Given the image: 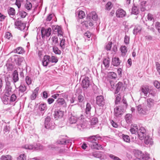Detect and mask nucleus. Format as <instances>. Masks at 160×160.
Masks as SVG:
<instances>
[{
  "label": "nucleus",
  "instance_id": "nucleus-1",
  "mask_svg": "<svg viewBox=\"0 0 160 160\" xmlns=\"http://www.w3.org/2000/svg\"><path fill=\"white\" fill-rule=\"evenodd\" d=\"M101 139V137L98 134L89 137L88 138L89 146L92 149H101L102 148L101 145L98 144V140Z\"/></svg>",
  "mask_w": 160,
  "mask_h": 160
},
{
  "label": "nucleus",
  "instance_id": "nucleus-2",
  "mask_svg": "<svg viewBox=\"0 0 160 160\" xmlns=\"http://www.w3.org/2000/svg\"><path fill=\"white\" fill-rule=\"evenodd\" d=\"M22 148L26 149L33 150H42L43 149L42 145L38 143L34 145L26 144L22 146Z\"/></svg>",
  "mask_w": 160,
  "mask_h": 160
},
{
  "label": "nucleus",
  "instance_id": "nucleus-3",
  "mask_svg": "<svg viewBox=\"0 0 160 160\" xmlns=\"http://www.w3.org/2000/svg\"><path fill=\"white\" fill-rule=\"evenodd\" d=\"M134 155L135 156L139 159L148 160L149 158V154L147 153H145V154L142 153L140 151H136L134 153Z\"/></svg>",
  "mask_w": 160,
  "mask_h": 160
},
{
  "label": "nucleus",
  "instance_id": "nucleus-4",
  "mask_svg": "<svg viewBox=\"0 0 160 160\" xmlns=\"http://www.w3.org/2000/svg\"><path fill=\"white\" fill-rule=\"evenodd\" d=\"M78 119L79 121L77 122L78 123L77 124V128L80 130L85 128V120L84 116L82 114L81 115L80 118Z\"/></svg>",
  "mask_w": 160,
  "mask_h": 160
},
{
  "label": "nucleus",
  "instance_id": "nucleus-5",
  "mask_svg": "<svg viewBox=\"0 0 160 160\" xmlns=\"http://www.w3.org/2000/svg\"><path fill=\"white\" fill-rule=\"evenodd\" d=\"M124 106L121 105L116 107L114 109V114L116 117H119L124 112Z\"/></svg>",
  "mask_w": 160,
  "mask_h": 160
},
{
  "label": "nucleus",
  "instance_id": "nucleus-6",
  "mask_svg": "<svg viewBox=\"0 0 160 160\" xmlns=\"http://www.w3.org/2000/svg\"><path fill=\"white\" fill-rule=\"evenodd\" d=\"M62 106L66 107H67L66 102L65 100L63 98H59L56 101L53 105V107L54 108H57Z\"/></svg>",
  "mask_w": 160,
  "mask_h": 160
},
{
  "label": "nucleus",
  "instance_id": "nucleus-7",
  "mask_svg": "<svg viewBox=\"0 0 160 160\" xmlns=\"http://www.w3.org/2000/svg\"><path fill=\"white\" fill-rule=\"evenodd\" d=\"M80 117H78L77 115L71 114L68 116V122L70 124H75L79 121L78 119Z\"/></svg>",
  "mask_w": 160,
  "mask_h": 160
},
{
  "label": "nucleus",
  "instance_id": "nucleus-8",
  "mask_svg": "<svg viewBox=\"0 0 160 160\" xmlns=\"http://www.w3.org/2000/svg\"><path fill=\"white\" fill-rule=\"evenodd\" d=\"M51 29L50 28H48L46 29L42 28L41 29V35L42 38H44L45 36L49 37L51 33Z\"/></svg>",
  "mask_w": 160,
  "mask_h": 160
},
{
  "label": "nucleus",
  "instance_id": "nucleus-9",
  "mask_svg": "<svg viewBox=\"0 0 160 160\" xmlns=\"http://www.w3.org/2000/svg\"><path fill=\"white\" fill-rule=\"evenodd\" d=\"M57 144L59 145H68V144L70 143L71 142L70 140L67 139L65 137L63 136L60 137L56 142Z\"/></svg>",
  "mask_w": 160,
  "mask_h": 160
},
{
  "label": "nucleus",
  "instance_id": "nucleus-10",
  "mask_svg": "<svg viewBox=\"0 0 160 160\" xmlns=\"http://www.w3.org/2000/svg\"><path fill=\"white\" fill-rule=\"evenodd\" d=\"M138 134L139 138L142 140L144 138V137L146 135V130L144 128L141 127L138 129Z\"/></svg>",
  "mask_w": 160,
  "mask_h": 160
},
{
  "label": "nucleus",
  "instance_id": "nucleus-11",
  "mask_svg": "<svg viewBox=\"0 0 160 160\" xmlns=\"http://www.w3.org/2000/svg\"><path fill=\"white\" fill-rule=\"evenodd\" d=\"M96 103L100 107H103L105 104V100L103 96H98L96 98Z\"/></svg>",
  "mask_w": 160,
  "mask_h": 160
},
{
  "label": "nucleus",
  "instance_id": "nucleus-12",
  "mask_svg": "<svg viewBox=\"0 0 160 160\" xmlns=\"http://www.w3.org/2000/svg\"><path fill=\"white\" fill-rule=\"evenodd\" d=\"M92 107L91 104L87 103L86 108L85 109V116L88 118H89L91 115V109Z\"/></svg>",
  "mask_w": 160,
  "mask_h": 160
},
{
  "label": "nucleus",
  "instance_id": "nucleus-13",
  "mask_svg": "<svg viewBox=\"0 0 160 160\" xmlns=\"http://www.w3.org/2000/svg\"><path fill=\"white\" fill-rule=\"evenodd\" d=\"M15 25L16 28L21 30H24L26 27L25 23L22 22L21 21H18L15 22Z\"/></svg>",
  "mask_w": 160,
  "mask_h": 160
},
{
  "label": "nucleus",
  "instance_id": "nucleus-14",
  "mask_svg": "<svg viewBox=\"0 0 160 160\" xmlns=\"http://www.w3.org/2000/svg\"><path fill=\"white\" fill-rule=\"evenodd\" d=\"M89 78L88 77H85L82 79L81 85L83 88L87 89L90 85V81Z\"/></svg>",
  "mask_w": 160,
  "mask_h": 160
},
{
  "label": "nucleus",
  "instance_id": "nucleus-15",
  "mask_svg": "<svg viewBox=\"0 0 160 160\" xmlns=\"http://www.w3.org/2000/svg\"><path fill=\"white\" fill-rule=\"evenodd\" d=\"M116 17L118 18H123L126 15V12L121 8L118 9L116 12Z\"/></svg>",
  "mask_w": 160,
  "mask_h": 160
},
{
  "label": "nucleus",
  "instance_id": "nucleus-16",
  "mask_svg": "<svg viewBox=\"0 0 160 160\" xmlns=\"http://www.w3.org/2000/svg\"><path fill=\"white\" fill-rule=\"evenodd\" d=\"M149 88L148 87L144 86H141L140 88V95L142 96V94L143 93L145 97L147 96L148 93V92Z\"/></svg>",
  "mask_w": 160,
  "mask_h": 160
},
{
  "label": "nucleus",
  "instance_id": "nucleus-17",
  "mask_svg": "<svg viewBox=\"0 0 160 160\" xmlns=\"http://www.w3.org/2000/svg\"><path fill=\"white\" fill-rule=\"evenodd\" d=\"M64 112L60 110H58L54 112V118L56 119L62 117L64 115Z\"/></svg>",
  "mask_w": 160,
  "mask_h": 160
},
{
  "label": "nucleus",
  "instance_id": "nucleus-18",
  "mask_svg": "<svg viewBox=\"0 0 160 160\" xmlns=\"http://www.w3.org/2000/svg\"><path fill=\"white\" fill-rule=\"evenodd\" d=\"M121 62L118 57H113L112 58V64L115 66H118Z\"/></svg>",
  "mask_w": 160,
  "mask_h": 160
},
{
  "label": "nucleus",
  "instance_id": "nucleus-19",
  "mask_svg": "<svg viewBox=\"0 0 160 160\" xmlns=\"http://www.w3.org/2000/svg\"><path fill=\"white\" fill-rule=\"evenodd\" d=\"M8 13L9 16L14 20L15 19V11L12 8H10L8 11Z\"/></svg>",
  "mask_w": 160,
  "mask_h": 160
},
{
  "label": "nucleus",
  "instance_id": "nucleus-20",
  "mask_svg": "<svg viewBox=\"0 0 160 160\" xmlns=\"http://www.w3.org/2000/svg\"><path fill=\"white\" fill-rule=\"evenodd\" d=\"M148 1H143L141 2L140 8L141 11L144 12L149 9V7H148V4H147Z\"/></svg>",
  "mask_w": 160,
  "mask_h": 160
},
{
  "label": "nucleus",
  "instance_id": "nucleus-21",
  "mask_svg": "<svg viewBox=\"0 0 160 160\" xmlns=\"http://www.w3.org/2000/svg\"><path fill=\"white\" fill-rule=\"evenodd\" d=\"M12 87L11 86V83H8L6 84L5 88V94H7L9 95L12 93Z\"/></svg>",
  "mask_w": 160,
  "mask_h": 160
},
{
  "label": "nucleus",
  "instance_id": "nucleus-22",
  "mask_svg": "<svg viewBox=\"0 0 160 160\" xmlns=\"http://www.w3.org/2000/svg\"><path fill=\"white\" fill-rule=\"evenodd\" d=\"M50 62L49 56H44L42 60V64L44 66H47L48 64Z\"/></svg>",
  "mask_w": 160,
  "mask_h": 160
},
{
  "label": "nucleus",
  "instance_id": "nucleus-23",
  "mask_svg": "<svg viewBox=\"0 0 160 160\" xmlns=\"http://www.w3.org/2000/svg\"><path fill=\"white\" fill-rule=\"evenodd\" d=\"M12 79L14 83H15L19 80L18 72L16 70H14L12 74Z\"/></svg>",
  "mask_w": 160,
  "mask_h": 160
},
{
  "label": "nucleus",
  "instance_id": "nucleus-24",
  "mask_svg": "<svg viewBox=\"0 0 160 160\" xmlns=\"http://www.w3.org/2000/svg\"><path fill=\"white\" fill-rule=\"evenodd\" d=\"M52 40V45L53 47L59 45L58 38L56 36L52 37L51 38Z\"/></svg>",
  "mask_w": 160,
  "mask_h": 160
},
{
  "label": "nucleus",
  "instance_id": "nucleus-25",
  "mask_svg": "<svg viewBox=\"0 0 160 160\" xmlns=\"http://www.w3.org/2000/svg\"><path fill=\"white\" fill-rule=\"evenodd\" d=\"M48 125L45 124V127L47 129H53L55 127V124L52 121L47 123Z\"/></svg>",
  "mask_w": 160,
  "mask_h": 160
},
{
  "label": "nucleus",
  "instance_id": "nucleus-26",
  "mask_svg": "<svg viewBox=\"0 0 160 160\" xmlns=\"http://www.w3.org/2000/svg\"><path fill=\"white\" fill-rule=\"evenodd\" d=\"M8 95L7 94H6V95H5L2 99V101L5 104H11V102H10V98L8 96Z\"/></svg>",
  "mask_w": 160,
  "mask_h": 160
},
{
  "label": "nucleus",
  "instance_id": "nucleus-27",
  "mask_svg": "<svg viewBox=\"0 0 160 160\" xmlns=\"http://www.w3.org/2000/svg\"><path fill=\"white\" fill-rule=\"evenodd\" d=\"M138 126L135 125L131 126V127L130 130V132L132 134H135L137 132L138 133Z\"/></svg>",
  "mask_w": 160,
  "mask_h": 160
},
{
  "label": "nucleus",
  "instance_id": "nucleus-28",
  "mask_svg": "<svg viewBox=\"0 0 160 160\" xmlns=\"http://www.w3.org/2000/svg\"><path fill=\"white\" fill-rule=\"evenodd\" d=\"M14 52L18 54H22L24 52V49L21 47H19L14 49L13 51Z\"/></svg>",
  "mask_w": 160,
  "mask_h": 160
},
{
  "label": "nucleus",
  "instance_id": "nucleus-29",
  "mask_svg": "<svg viewBox=\"0 0 160 160\" xmlns=\"http://www.w3.org/2000/svg\"><path fill=\"white\" fill-rule=\"evenodd\" d=\"M32 5L29 1H26V2L25 4L24 7L27 10L29 11L32 9Z\"/></svg>",
  "mask_w": 160,
  "mask_h": 160
},
{
  "label": "nucleus",
  "instance_id": "nucleus-30",
  "mask_svg": "<svg viewBox=\"0 0 160 160\" xmlns=\"http://www.w3.org/2000/svg\"><path fill=\"white\" fill-rule=\"evenodd\" d=\"M10 128L9 125L6 124L4 125L3 131L4 133L6 135L8 134L10 132Z\"/></svg>",
  "mask_w": 160,
  "mask_h": 160
},
{
  "label": "nucleus",
  "instance_id": "nucleus-31",
  "mask_svg": "<svg viewBox=\"0 0 160 160\" xmlns=\"http://www.w3.org/2000/svg\"><path fill=\"white\" fill-rule=\"evenodd\" d=\"M87 20L85 21V24L86 27H88V26H92L93 25V20L91 18H89L87 19Z\"/></svg>",
  "mask_w": 160,
  "mask_h": 160
},
{
  "label": "nucleus",
  "instance_id": "nucleus-32",
  "mask_svg": "<svg viewBox=\"0 0 160 160\" xmlns=\"http://www.w3.org/2000/svg\"><path fill=\"white\" fill-rule=\"evenodd\" d=\"M1 160H12V156L9 155H2L0 158Z\"/></svg>",
  "mask_w": 160,
  "mask_h": 160
},
{
  "label": "nucleus",
  "instance_id": "nucleus-33",
  "mask_svg": "<svg viewBox=\"0 0 160 160\" xmlns=\"http://www.w3.org/2000/svg\"><path fill=\"white\" fill-rule=\"evenodd\" d=\"M122 83L121 82H118L116 85V89L114 92V93L115 94H116L118 93L121 88L122 86Z\"/></svg>",
  "mask_w": 160,
  "mask_h": 160
},
{
  "label": "nucleus",
  "instance_id": "nucleus-34",
  "mask_svg": "<svg viewBox=\"0 0 160 160\" xmlns=\"http://www.w3.org/2000/svg\"><path fill=\"white\" fill-rule=\"evenodd\" d=\"M147 106L149 108H150L153 106L154 104V100L151 98H148L147 100Z\"/></svg>",
  "mask_w": 160,
  "mask_h": 160
},
{
  "label": "nucleus",
  "instance_id": "nucleus-35",
  "mask_svg": "<svg viewBox=\"0 0 160 160\" xmlns=\"http://www.w3.org/2000/svg\"><path fill=\"white\" fill-rule=\"evenodd\" d=\"M38 109L41 111L46 110L47 109L46 104L45 103H41L39 106Z\"/></svg>",
  "mask_w": 160,
  "mask_h": 160
},
{
  "label": "nucleus",
  "instance_id": "nucleus-36",
  "mask_svg": "<svg viewBox=\"0 0 160 160\" xmlns=\"http://www.w3.org/2000/svg\"><path fill=\"white\" fill-rule=\"evenodd\" d=\"M110 60L109 58H105L103 61V64L106 68H108L109 66Z\"/></svg>",
  "mask_w": 160,
  "mask_h": 160
},
{
  "label": "nucleus",
  "instance_id": "nucleus-37",
  "mask_svg": "<svg viewBox=\"0 0 160 160\" xmlns=\"http://www.w3.org/2000/svg\"><path fill=\"white\" fill-rule=\"evenodd\" d=\"M139 10L136 6H134L132 7V14L135 15H137L139 14Z\"/></svg>",
  "mask_w": 160,
  "mask_h": 160
},
{
  "label": "nucleus",
  "instance_id": "nucleus-38",
  "mask_svg": "<svg viewBox=\"0 0 160 160\" xmlns=\"http://www.w3.org/2000/svg\"><path fill=\"white\" fill-rule=\"evenodd\" d=\"M126 121L127 123H130L132 121V115L130 114H127L125 117Z\"/></svg>",
  "mask_w": 160,
  "mask_h": 160
},
{
  "label": "nucleus",
  "instance_id": "nucleus-39",
  "mask_svg": "<svg viewBox=\"0 0 160 160\" xmlns=\"http://www.w3.org/2000/svg\"><path fill=\"white\" fill-rule=\"evenodd\" d=\"M144 139V142L146 144H148L151 143L152 139L148 135L145 136Z\"/></svg>",
  "mask_w": 160,
  "mask_h": 160
},
{
  "label": "nucleus",
  "instance_id": "nucleus-40",
  "mask_svg": "<svg viewBox=\"0 0 160 160\" xmlns=\"http://www.w3.org/2000/svg\"><path fill=\"white\" fill-rule=\"evenodd\" d=\"M137 110L138 113L144 114L145 113V111L143 110L142 105H139L137 107Z\"/></svg>",
  "mask_w": 160,
  "mask_h": 160
},
{
  "label": "nucleus",
  "instance_id": "nucleus-41",
  "mask_svg": "<svg viewBox=\"0 0 160 160\" xmlns=\"http://www.w3.org/2000/svg\"><path fill=\"white\" fill-rule=\"evenodd\" d=\"M19 92L22 93L25 92L26 89L27 87L24 85L21 84L18 88Z\"/></svg>",
  "mask_w": 160,
  "mask_h": 160
},
{
  "label": "nucleus",
  "instance_id": "nucleus-42",
  "mask_svg": "<svg viewBox=\"0 0 160 160\" xmlns=\"http://www.w3.org/2000/svg\"><path fill=\"white\" fill-rule=\"evenodd\" d=\"M122 138L124 141L127 142H129L130 141L129 136L127 135L122 134Z\"/></svg>",
  "mask_w": 160,
  "mask_h": 160
},
{
  "label": "nucleus",
  "instance_id": "nucleus-43",
  "mask_svg": "<svg viewBox=\"0 0 160 160\" xmlns=\"http://www.w3.org/2000/svg\"><path fill=\"white\" fill-rule=\"evenodd\" d=\"M18 14L22 18H25L28 14L26 12L23 10L19 11Z\"/></svg>",
  "mask_w": 160,
  "mask_h": 160
},
{
  "label": "nucleus",
  "instance_id": "nucleus-44",
  "mask_svg": "<svg viewBox=\"0 0 160 160\" xmlns=\"http://www.w3.org/2000/svg\"><path fill=\"white\" fill-rule=\"evenodd\" d=\"M17 99V96L15 94H12L10 97V102L11 103L12 102H16Z\"/></svg>",
  "mask_w": 160,
  "mask_h": 160
},
{
  "label": "nucleus",
  "instance_id": "nucleus-45",
  "mask_svg": "<svg viewBox=\"0 0 160 160\" xmlns=\"http://www.w3.org/2000/svg\"><path fill=\"white\" fill-rule=\"evenodd\" d=\"M142 28L141 26H136L133 30V33L134 34H136L138 32H139L141 30Z\"/></svg>",
  "mask_w": 160,
  "mask_h": 160
},
{
  "label": "nucleus",
  "instance_id": "nucleus-46",
  "mask_svg": "<svg viewBox=\"0 0 160 160\" xmlns=\"http://www.w3.org/2000/svg\"><path fill=\"white\" fill-rule=\"evenodd\" d=\"M65 39L64 38L62 39L60 41V46L61 48L62 49H64L66 47V44L65 43Z\"/></svg>",
  "mask_w": 160,
  "mask_h": 160
},
{
  "label": "nucleus",
  "instance_id": "nucleus-47",
  "mask_svg": "<svg viewBox=\"0 0 160 160\" xmlns=\"http://www.w3.org/2000/svg\"><path fill=\"white\" fill-rule=\"evenodd\" d=\"M53 51L56 54L60 55L61 53V51L56 46L53 47Z\"/></svg>",
  "mask_w": 160,
  "mask_h": 160
},
{
  "label": "nucleus",
  "instance_id": "nucleus-48",
  "mask_svg": "<svg viewBox=\"0 0 160 160\" xmlns=\"http://www.w3.org/2000/svg\"><path fill=\"white\" fill-rule=\"evenodd\" d=\"M25 80L27 84L28 85H30L32 83V80L29 76H27L26 77Z\"/></svg>",
  "mask_w": 160,
  "mask_h": 160
},
{
  "label": "nucleus",
  "instance_id": "nucleus-49",
  "mask_svg": "<svg viewBox=\"0 0 160 160\" xmlns=\"http://www.w3.org/2000/svg\"><path fill=\"white\" fill-rule=\"evenodd\" d=\"M49 59L50 62L52 63H56L58 61L57 58L54 56H52L51 57L49 56Z\"/></svg>",
  "mask_w": 160,
  "mask_h": 160
},
{
  "label": "nucleus",
  "instance_id": "nucleus-50",
  "mask_svg": "<svg viewBox=\"0 0 160 160\" xmlns=\"http://www.w3.org/2000/svg\"><path fill=\"white\" fill-rule=\"evenodd\" d=\"M113 5L110 2H108L105 6V9L107 10H110L112 8Z\"/></svg>",
  "mask_w": 160,
  "mask_h": 160
},
{
  "label": "nucleus",
  "instance_id": "nucleus-51",
  "mask_svg": "<svg viewBox=\"0 0 160 160\" xmlns=\"http://www.w3.org/2000/svg\"><path fill=\"white\" fill-rule=\"evenodd\" d=\"M108 76L110 78L112 79H116L117 77V74L113 72H111L108 73Z\"/></svg>",
  "mask_w": 160,
  "mask_h": 160
},
{
  "label": "nucleus",
  "instance_id": "nucleus-52",
  "mask_svg": "<svg viewBox=\"0 0 160 160\" xmlns=\"http://www.w3.org/2000/svg\"><path fill=\"white\" fill-rule=\"evenodd\" d=\"M78 17L80 19H82L85 17L84 12L82 11H79L78 13Z\"/></svg>",
  "mask_w": 160,
  "mask_h": 160
},
{
  "label": "nucleus",
  "instance_id": "nucleus-53",
  "mask_svg": "<svg viewBox=\"0 0 160 160\" xmlns=\"http://www.w3.org/2000/svg\"><path fill=\"white\" fill-rule=\"evenodd\" d=\"M109 156L112 160H122L118 157L112 154H109Z\"/></svg>",
  "mask_w": 160,
  "mask_h": 160
},
{
  "label": "nucleus",
  "instance_id": "nucleus-54",
  "mask_svg": "<svg viewBox=\"0 0 160 160\" xmlns=\"http://www.w3.org/2000/svg\"><path fill=\"white\" fill-rule=\"evenodd\" d=\"M98 122V119L97 118H92L91 120V124L92 125H94L97 123Z\"/></svg>",
  "mask_w": 160,
  "mask_h": 160
},
{
  "label": "nucleus",
  "instance_id": "nucleus-55",
  "mask_svg": "<svg viewBox=\"0 0 160 160\" xmlns=\"http://www.w3.org/2000/svg\"><path fill=\"white\" fill-rule=\"evenodd\" d=\"M5 38L8 39H11L12 38V36L11 33L9 32H7L5 33Z\"/></svg>",
  "mask_w": 160,
  "mask_h": 160
},
{
  "label": "nucleus",
  "instance_id": "nucleus-56",
  "mask_svg": "<svg viewBox=\"0 0 160 160\" xmlns=\"http://www.w3.org/2000/svg\"><path fill=\"white\" fill-rule=\"evenodd\" d=\"M121 99V96L120 94L117 95L116 96V99L115 100V103L116 104H118L120 102Z\"/></svg>",
  "mask_w": 160,
  "mask_h": 160
},
{
  "label": "nucleus",
  "instance_id": "nucleus-57",
  "mask_svg": "<svg viewBox=\"0 0 160 160\" xmlns=\"http://www.w3.org/2000/svg\"><path fill=\"white\" fill-rule=\"evenodd\" d=\"M18 160H26V157L24 154H21L17 158Z\"/></svg>",
  "mask_w": 160,
  "mask_h": 160
},
{
  "label": "nucleus",
  "instance_id": "nucleus-58",
  "mask_svg": "<svg viewBox=\"0 0 160 160\" xmlns=\"http://www.w3.org/2000/svg\"><path fill=\"white\" fill-rule=\"evenodd\" d=\"M112 42H109L106 45L105 48L107 50H110L111 49Z\"/></svg>",
  "mask_w": 160,
  "mask_h": 160
},
{
  "label": "nucleus",
  "instance_id": "nucleus-59",
  "mask_svg": "<svg viewBox=\"0 0 160 160\" xmlns=\"http://www.w3.org/2000/svg\"><path fill=\"white\" fill-rule=\"evenodd\" d=\"M51 118L49 116H47L45 118V122H44V125L46 124V125H48L47 123H48L51 122Z\"/></svg>",
  "mask_w": 160,
  "mask_h": 160
},
{
  "label": "nucleus",
  "instance_id": "nucleus-60",
  "mask_svg": "<svg viewBox=\"0 0 160 160\" xmlns=\"http://www.w3.org/2000/svg\"><path fill=\"white\" fill-rule=\"evenodd\" d=\"M60 28V27L58 26H52V30L54 32H57Z\"/></svg>",
  "mask_w": 160,
  "mask_h": 160
},
{
  "label": "nucleus",
  "instance_id": "nucleus-61",
  "mask_svg": "<svg viewBox=\"0 0 160 160\" xmlns=\"http://www.w3.org/2000/svg\"><path fill=\"white\" fill-rule=\"evenodd\" d=\"M78 100L79 102H82L84 100V98L83 96L81 95H79L78 97Z\"/></svg>",
  "mask_w": 160,
  "mask_h": 160
},
{
  "label": "nucleus",
  "instance_id": "nucleus-62",
  "mask_svg": "<svg viewBox=\"0 0 160 160\" xmlns=\"http://www.w3.org/2000/svg\"><path fill=\"white\" fill-rule=\"evenodd\" d=\"M129 37L126 35L124 37V43L127 44L129 43Z\"/></svg>",
  "mask_w": 160,
  "mask_h": 160
},
{
  "label": "nucleus",
  "instance_id": "nucleus-63",
  "mask_svg": "<svg viewBox=\"0 0 160 160\" xmlns=\"http://www.w3.org/2000/svg\"><path fill=\"white\" fill-rule=\"evenodd\" d=\"M154 86L157 88H160V83L158 81H155L154 82Z\"/></svg>",
  "mask_w": 160,
  "mask_h": 160
},
{
  "label": "nucleus",
  "instance_id": "nucleus-64",
  "mask_svg": "<svg viewBox=\"0 0 160 160\" xmlns=\"http://www.w3.org/2000/svg\"><path fill=\"white\" fill-rule=\"evenodd\" d=\"M156 66L157 71L160 75V64L158 62H156Z\"/></svg>",
  "mask_w": 160,
  "mask_h": 160
}]
</instances>
